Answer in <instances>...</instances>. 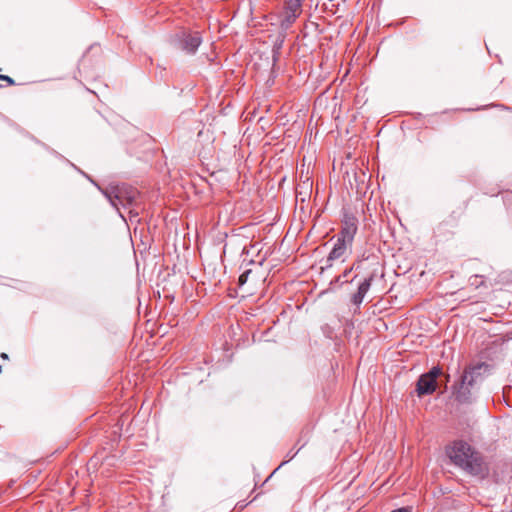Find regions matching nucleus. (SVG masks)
<instances>
[{
	"instance_id": "f3484780",
	"label": "nucleus",
	"mask_w": 512,
	"mask_h": 512,
	"mask_svg": "<svg viewBox=\"0 0 512 512\" xmlns=\"http://www.w3.org/2000/svg\"><path fill=\"white\" fill-rule=\"evenodd\" d=\"M289 455H291V457H290V458H294V456L296 455V453H293V454H292V452H289Z\"/></svg>"
},
{
	"instance_id": "423d86ee",
	"label": "nucleus",
	"mask_w": 512,
	"mask_h": 512,
	"mask_svg": "<svg viewBox=\"0 0 512 512\" xmlns=\"http://www.w3.org/2000/svg\"><path fill=\"white\" fill-rule=\"evenodd\" d=\"M304 0H284L281 27L288 28L302 13Z\"/></svg>"
},
{
	"instance_id": "7ed1b4c3",
	"label": "nucleus",
	"mask_w": 512,
	"mask_h": 512,
	"mask_svg": "<svg viewBox=\"0 0 512 512\" xmlns=\"http://www.w3.org/2000/svg\"><path fill=\"white\" fill-rule=\"evenodd\" d=\"M90 181L102 192L110 204L119 210V207H128L133 204L137 197V191L125 184L122 185H109L106 188H101L97 183L90 179Z\"/></svg>"
},
{
	"instance_id": "9b49d317",
	"label": "nucleus",
	"mask_w": 512,
	"mask_h": 512,
	"mask_svg": "<svg viewBox=\"0 0 512 512\" xmlns=\"http://www.w3.org/2000/svg\"><path fill=\"white\" fill-rule=\"evenodd\" d=\"M440 373H441V369L439 367L435 366V367H432L430 369V371L424 375L427 376L428 378H431L432 380H434L436 382V379L440 375Z\"/></svg>"
},
{
	"instance_id": "0eeeda50",
	"label": "nucleus",
	"mask_w": 512,
	"mask_h": 512,
	"mask_svg": "<svg viewBox=\"0 0 512 512\" xmlns=\"http://www.w3.org/2000/svg\"><path fill=\"white\" fill-rule=\"evenodd\" d=\"M468 375L463 374L460 378V382L455 386L454 396L455 399L460 403H470L472 401L471 388L468 383Z\"/></svg>"
},
{
	"instance_id": "1a4fd4ad",
	"label": "nucleus",
	"mask_w": 512,
	"mask_h": 512,
	"mask_svg": "<svg viewBox=\"0 0 512 512\" xmlns=\"http://www.w3.org/2000/svg\"><path fill=\"white\" fill-rule=\"evenodd\" d=\"M436 389V382L425 375H421L417 382L418 395L432 394Z\"/></svg>"
},
{
	"instance_id": "f257e3e1",
	"label": "nucleus",
	"mask_w": 512,
	"mask_h": 512,
	"mask_svg": "<svg viewBox=\"0 0 512 512\" xmlns=\"http://www.w3.org/2000/svg\"><path fill=\"white\" fill-rule=\"evenodd\" d=\"M357 218L346 215L341 230L332 238L333 247L326 259L323 260L322 270L329 269L335 261L344 262L352 251V245L358 230Z\"/></svg>"
},
{
	"instance_id": "f03ea898",
	"label": "nucleus",
	"mask_w": 512,
	"mask_h": 512,
	"mask_svg": "<svg viewBox=\"0 0 512 512\" xmlns=\"http://www.w3.org/2000/svg\"><path fill=\"white\" fill-rule=\"evenodd\" d=\"M447 455L456 466L471 475H481L485 471L482 456L465 441H454L448 447Z\"/></svg>"
},
{
	"instance_id": "2eb2a0df",
	"label": "nucleus",
	"mask_w": 512,
	"mask_h": 512,
	"mask_svg": "<svg viewBox=\"0 0 512 512\" xmlns=\"http://www.w3.org/2000/svg\"><path fill=\"white\" fill-rule=\"evenodd\" d=\"M369 259V256H366L365 253H363L361 256H358L356 260H361V263L364 261V260H368Z\"/></svg>"
},
{
	"instance_id": "f8f14e48",
	"label": "nucleus",
	"mask_w": 512,
	"mask_h": 512,
	"mask_svg": "<svg viewBox=\"0 0 512 512\" xmlns=\"http://www.w3.org/2000/svg\"><path fill=\"white\" fill-rule=\"evenodd\" d=\"M251 273V270L248 269L246 271H244L240 276H239V279H238V282H239V285L242 286L244 285L247 280H248V276L249 274Z\"/></svg>"
},
{
	"instance_id": "dca6fc26",
	"label": "nucleus",
	"mask_w": 512,
	"mask_h": 512,
	"mask_svg": "<svg viewBox=\"0 0 512 512\" xmlns=\"http://www.w3.org/2000/svg\"><path fill=\"white\" fill-rule=\"evenodd\" d=\"M289 455H291V457H290V458H294V456L296 455V453H293V454H292V452H289Z\"/></svg>"
},
{
	"instance_id": "39448f33",
	"label": "nucleus",
	"mask_w": 512,
	"mask_h": 512,
	"mask_svg": "<svg viewBox=\"0 0 512 512\" xmlns=\"http://www.w3.org/2000/svg\"><path fill=\"white\" fill-rule=\"evenodd\" d=\"M495 369V364L488 362H480L475 365L467 367L463 374L468 375V383L474 386L477 382L482 381L485 377L489 376Z\"/></svg>"
},
{
	"instance_id": "ddd939ff",
	"label": "nucleus",
	"mask_w": 512,
	"mask_h": 512,
	"mask_svg": "<svg viewBox=\"0 0 512 512\" xmlns=\"http://www.w3.org/2000/svg\"><path fill=\"white\" fill-rule=\"evenodd\" d=\"M0 80L6 81L9 85L15 84V81L7 75H0Z\"/></svg>"
},
{
	"instance_id": "9d476101",
	"label": "nucleus",
	"mask_w": 512,
	"mask_h": 512,
	"mask_svg": "<svg viewBox=\"0 0 512 512\" xmlns=\"http://www.w3.org/2000/svg\"><path fill=\"white\" fill-rule=\"evenodd\" d=\"M361 268V260H355L350 268H347L341 275L336 278V282L344 283L347 282L348 275L353 270H359Z\"/></svg>"
},
{
	"instance_id": "20e7f679",
	"label": "nucleus",
	"mask_w": 512,
	"mask_h": 512,
	"mask_svg": "<svg viewBox=\"0 0 512 512\" xmlns=\"http://www.w3.org/2000/svg\"><path fill=\"white\" fill-rule=\"evenodd\" d=\"M175 42L180 50L187 54H194L202 43V38L199 32L189 33L183 31L176 35Z\"/></svg>"
},
{
	"instance_id": "6e6552de",
	"label": "nucleus",
	"mask_w": 512,
	"mask_h": 512,
	"mask_svg": "<svg viewBox=\"0 0 512 512\" xmlns=\"http://www.w3.org/2000/svg\"><path fill=\"white\" fill-rule=\"evenodd\" d=\"M374 279V275H370L362 283H360L357 292L354 293L351 297V302L356 305L360 306V304L363 302L367 292L369 291L372 281Z\"/></svg>"
},
{
	"instance_id": "4468645a",
	"label": "nucleus",
	"mask_w": 512,
	"mask_h": 512,
	"mask_svg": "<svg viewBox=\"0 0 512 512\" xmlns=\"http://www.w3.org/2000/svg\"><path fill=\"white\" fill-rule=\"evenodd\" d=\"M391 512H410V508L409 507H401V508L392 510Z\"/></svg>"
}]
</instances>
